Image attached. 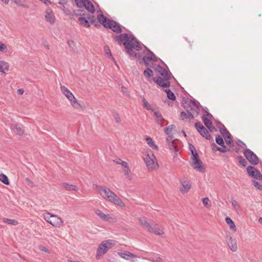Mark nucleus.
<instances>
[{"label":"nucleus","mask_w":262,"mask_h":262,"mask_svg":"<svg viewBox=\"0 0 262 262\" xmlns=\"http://www.w3.org/2000/svg\"><path fill=\"white\" fill-rule=\"evenodd\" d=\"M115 41L119 45L122 43L127 50V53L130 56L136 57L137 54L134 50L139 51L142 49L141 43L134 35L129 33L120 34L114 37Z\"/></svg>","instance_id":"obj_1"},{"label":"nucleus","mask_w":262,"mask_h":262,"mask_svg":"<svg viewBox=\"0 0 262 262\" xmlns=\"http://www.w3.org/2000/svg\"><path fill=\"white\" fill-rule=\"evenodd\" d=\"M156 71L159 74L161 77L157 78L152 77L153 71L148 68L143 72V74L147 78L148 81L154 80L159 86L162 88H168L170 86L169 80L171 78L170 74L168 71L161 66H158Z\"/></svg>","instance_id":"obj_2"},{"label":"nucleus","mask_w":262,"mask_h":262,"mask_svg":"<svg viewBox=\"0 0 262 262\" xmlns=\"http://www.w3.org/2000/svg\"><path fill=\"white\" fill-rule=\"evenodd\" d=\"M138 221L140 226L149 233L157 235H162L165 233L164 227L159 224H154L151 220L141 216L138 218Z\"/></svg>","instance_id":"obj_3"},{"label":"nucleus","mask_w":262,"mask_h":262,"mask_svg":"<svg viewBox=\"0 0 262 262\" xmlns=\"http://www.w3.org/2000/svg\"><path fill=\"white\" fill-rule=\"evenodd\" d=\"M101 197L105 200L111 202L121 207L125 206V204L122 201L112 190L106 187H103L100 188V193H99Z\"/></svg>","instance_id":"obj_4"},{"label":"nucleus","mask_w":262,"mask_h":262,"mask_svg":"<svg viewBox=\"0 0 262 262\" xmlns=\"http://www.w3.org/2000/svg\"><path fill=\"white\" fill-rule=\"evenodd\" d=\"M99 23L105 28L111 29L114 32L121 33L122 31L121 26L117 22L110 20L103 14H99L97 16Z\"/></svg>","instance_id":"obj_5"},{"label":"nucleus","mask_w":262,"mask_h":262,"mask_svg":"<svg viewBox=\"0 0 262 262\" xmlns=\"http://www.w3.org/2000/svg\"><path fill=\"white\" fill-rule=\"evenodd\" d=\"M116 244V242L114 240L108 239L102 242L99 245L96 254V258L99 259L101 258L107 251Z\"/></svg>","instance_id":"obj_6"},{"label":"nucleus","mask_w":262,"mask_h":262,"mask_svg":"<svg viewBox=\"0 0 262 262\" xmlns=\"http://www.w3.org/2000/svg\"><path fill=\"white\" fill-rule=\"evenodd\" d=\"M43 219L54 227L60 228L63 224V220L59 216L46 212L42 214Z\"/></svg>","instance_id":"obj_7"},{"label":"nucleus","mask_w":262,"mask_h":262,"mask_svg":"<svg viewBox=\"0 0 262 262\" xmlns=\"http://www.w3.org/2000/svg\"><path fill=\"white\" fill-rule=\"evenodd\" d=\"M184 108L191 119L197 116L200 112L199 106L195 101L190 99L185 101Z\"/></svg>","instance_id":"obj_8"},{"label":"nucleus","mask_w":262,"mask_h":262,"mask_svg":"<svg viewBox=\"0 0 262 262\" xmlns=\"http://www.w3.org/2000/svg\"><path fill=\"white\" fill-rule=\"evenodd\" d=\"M143 160L148 170L152 171L158 168L159 165L157 159L152 151L147 152L145 154Z\"/></svg>","instance_id":"obj_9"},{"label":"nucleus","mask_w":262,"mask_h":262,"mask_svg":"<svg viewBox=\"0 0 262 262\" xmlns=\"http://www.w3.org/2000/svg\"><path fill=\"white\" fill-rule=\"evenodd\" d=\"M74 13L76 15L81 16L78 19V21L79 24L86 28L90 27V23H93L94 22V18L93 16H88L86 17H84V14L81 13V12L79 10H75Z\"/></svg>","instance_id":"obj_10"},{"label":"nucleus","mask_w":262,"mask_h":262,"mask_svg":"<svg viewBox=\"0 0 262 262\" xmlns=\"http://www.w3.org/2000/svg\"><path fill=\"white\" fill-rule=\"evenodd\" d=\"M78 8H85L91 13L95 12V9L93 4L89 0H75Z\"/></svg>","instance_id":"obj_11"},{"label":"nucleus","mask_w":262,"mask_h":262,"mask_svg":"<svg viewBox=\"0 0 262 262\" xmlns=\"http://www.w3.org/2000/svg\"><path fill=\"white\" fill-rule=\"evenodd\" d=\"M243 154L247 160L252 165H257L259 162L257 156L250 149H246Z\"/></svg>","instance_id":"obj_12"},{"label":"nucleus","mask_w":262,"mask_h":262,"mask_svg":"<svg viewBox=\"0 0 262 262\" xmlns=\"http://www.w3.org/2000/svg\"><path fill=\"white\" fill-rule=\"evenodd\" d=\"M195 156H196V155H195ZM191 165L195 170L200 172H204L205 171L203 164L199 157L197 158L196 156H195L194 158H191Z\"/></svg>","instance_id":"obj_13"},{"label":"nucleus","mask_w":262,"mask_h":262,"mask_svg":"<svg viewBox=\"0 0 262 262\" xmlns=\"http://www.w3.org/2000/svg\"><path fill=\"white\" fill-rule=\"evenodd\" d=\"M180 181L181 183V186L179 188L180 191L182 194L187 193L191 188V182L185 178L181 179Z\"/></svg>","instance_id":"obj_14"},{"label":"nucleus","mask_w":262,"mask_h":262,"mask_svg":"<svg viewBox=\"0 0 262 262\" xmlns=\"http://www.w3.org/2000/svg\"><path fill=\"white\" fill-rule=\"evenodd\" d=\"M195 127L200 134L207 140L210 139V135L208 130L206 129L200 122H196Z\"/></svg>","instance_id":"obj_15"},{"label":"nucleus","mask_w":262,"mask_h":262,"mask_svg":"<svg viewBox=\"0 0 262 262\" xmlns=\"http://www.w3.org/2000/svg\"><path fill=\"white\" fill-rule=\"evenodd\" d=\"M220 131L224 137L226 143L230 146H233V141L231 137V135L229 132L225 128H221Z\"/></svg>","instance_id":"obj_16"},{"label":"nucleus","mask_w":262,"mask_h":262,"mask_svg":"<svg viewBox=\"0 0 262 262\" xmlns=\"http://www.w3.org/2000/svg\"><path fill=\"white\" fill-rule=\"evenodd\" d=\"M94 212L95 214L99 216L101 220L104 221H110L111 220H113L115 219V217L113 215L106 214L104 213L102 211L98 209H96L94 210Z\"/></svg>","instance_id":"obj_17"},{"label":"nucleus","mask_w":262,"mask_h":262,"mask_svg":"<svg viewBox=\"0 0 262 262\" xmlns=\"http://www.w3.org/2000/svg\"><path fill=\"white\" fill-rule=\"evenodd\" d=\"M45 17L47 22L51 24L55 23V17L52 9L48 8L45 12Z\"/></svg>","instance_id":"obj_18"},{"label":"nucleus","mask_w":262,"mask_h":262,"mask_svg":"<svg viewBox=\"0 0 262 262\" xmlns=\"http://www.w3.org/2000/svg\"><path fill=\"white\" fill-rule=\"evenodd\" d=\"M226 241L228 246L232 251L235 252L237 251V246L236 239L233 238L230 236H227Z\"/></svg>","instance_id":"obj_19"},{"label":"nucleus","mask_w":262,"mask_h":262,"mask_svg":"<svg viewBox=\"0 0 262 262\" xmlns=\"http://www.w3.org/2000/svg\"><path fill=\"white\" fill-rule=\"evenodd\" d=\"M118 254L121 258L132 261H134V259L137 257V255L127 251L123 252H118Z\"/></svg>","instance_id":"obj_20"},{"label":"nucleus","mask_w":262,"mask_h":262,"mask_svg":"<svg viewBox=\"0 0 262 262\" xmlns=\"http://www.w3.org/2000/svg\"><path fill=\"white\" fill-rule=\"evenodd\" d=\"M211 117V115L207 112L206 115H203L202 117L204 124L209 130H211L212 127Z\"/></svg>","instance_id":"obj_21"},{"label":"nucleus","mask_w":262,"mask_h":262,"mask_svg":"<svg viewBox=\"0 0 262 262\" xmlns=\"http://www.w3.org/2000/svg\"><path fill=\"white\" fill-rule=\"evenodd\" d=\"M123 169H122V172L124 176H125V178L129 180H131L133 179V174L130 171V169L129 168L128 163H123Z\"/></svg>","instance_id":"obj_22"},{"label":"nucleus","mask_w":262,"mask_h":262,"mask_svg":"<svg viewBox=\"0 0 262 262\" xmlns=\"http://www.w3.org/2000/svg\"><path fill=\"white\" fill-rule=\"evenodd\" d=\"M72 107L76 110H79L82 108V105L80 102L73 95L72 97L68 99Z\"/></svg>","instance_id":"obj_23"},{"label":"nucleus","mask_w":262,"mask_h":262,"mask_svg":"<svg viewBox=\"0 0 262 262\" xmlns=\"http://www.w3.org/2000/svg\"><path fill=\"white\" fill-rule=\"evenodd\" d=\"M60 90L62 93L67 97L68 99H70L74 95L73 93L65 86L61 85Z\"/></svg>","instance_id":"obj_24"},{"label":"nucleus","mask_w":262,"mask_h":262,"mask_svg":"<svg viewBox=\"0 0 262 262\" xmlns=\"http://www.w3.org/2000/svg\"><path fill=\"white\" fill-rule=\"evenodd\" d=\"M9 68V64L8 62L0 60V72L5 73L7 72Z\"/></svg>","instance_id":"obj_25"},{"label":"nucleus","mask_w":262,"mask_h":262,"mask_svg":"<svg viewBox=\"0 0 262 262\" xmlns=\"http://www.w3.org/2000/svg\"><path fill=\"white\" fill-rule=\"evenodd\" d=\"M226 223L229 226V228L231 230L235 232L236 231V227L234 223L230 217H226L225 218Z\"/></svg>","instance_id":"obj_26"},{"label":"nucleus","mask_w":262,"mask_h":262,"mask_svg":"<svg viewBox=\"0 0 262 262\" xmlns=\"http://www.w3.org/2000/svg\"><path fill=\"white\" fill-rule=\"evenodd\" d=\"M63 188L66 190H74L77 191L78 188L76 185L69 184L67 183H64L62 184Z\"/></svg>","instance_id":"obj_27"},{"label":"nucleus","mask_w":262,"mask_h":262,"mask_svg":"<svg viewBox=\"0 0 262 262\" xmlns=\"http://www.w3.org/2000/svg\"><path fill=\"white\" fill-rule=\"evenodd\" d=\"M231 203L233 210L237 213H239L241 210V206L234 199H231Z\"/></svg>","instance_id":"obj_28"},{"label":"nucleus","mask_w":262,"mask_h":262,"mask_svg":"<svg viewBox=\"0 0 262 262\" xmlns=\"http://www.w3.org/2000/svg\"><path fill=\"white\" fill-rule=\"evenodd\" d=\"M13 131L18 135H22L24 134L23 126L19 124H15L13 127Z\"/></svg>","instance_id":"obj_29"},{"label":"nucleus","mask_w":262,"mask_h":262,"mask_svg":"<svg viewBox=\"0 0 262 262\" xmlns=\"http://www.w3.org/2000/svg\"><path fill=\"white\" fill-rule=\"evenodd\" d=\"M3 222L8 225H12L13 226H17L19 224L18 221H17L16 220L10 219L8 218H3Z\"/></svg>","instance_id":"obj_30"},{"label":"nucleus","mask_w":262,"mask_h":262,"mask_svg":"<svg viewBox=\"0 0 262 262\" xmlns=\"http://www.w3.org/2000/svg\"><path fill=\"white\" fill-rule=\"evenodd\" d=\"M145 140L148 145L152 149H157L158 148V146L156 145L151 138L147 137L145 138Z\"/></svg>","instance_id":"obj_31"},{"label":"nucleus","mask_w":262,"mask_h":262,"mask_svg":"<svg viewBox=\"0 0 262 262\" xmlns=\"http://www.w3.org/2000/svg\"><path fill=\"white\" fill-rule=\"evenodd\" d=\"M154 116L156 118L158 123L162 125V123L164 119L161 114L159 112H155Z\"/></svg>","instance_id":"obj_32"},{"label":"nucleus","mask_w":262,"mask_h":262,"mask_svg":"<svg viewBox=\"0 0 262 262\" xmlns=\"http://www.w3.org/2000/svg\"><path fill=\"white\" fill-rule=\"evenodd\" d=\"M0 181L3 183L4 184L8 185H9V181L7 176L3 173L0 174Z\"/></svg>","instance_id":"obj_33"},{"label":"nucleus","mask_w":262,"mask_h":262,"mask_svg":"<svg viewBox=\"0 0 262 262\" xmlns=\"http://www.w3.org/2000/svg\"><path fill=\"white\" fill-rule=\"evenodd\" d=\"M202 202L204 206L206 208H209L211 206V201L208 197L203 198Z\"/></svg>","instance_id":"obj_34"},{"label":"nucleus","mask_w":262,"mask_h":262,"mask_svg":"<svg viewBox=\"0 0 262 262\" xmlns=\"http://www.w3.org/2000/svg\"><path fill=\"white\" fill-rule=\"evenodd\" d=\"M165 92L166 93L168 99L172 100H174L176 99V96L174 93L172 91H171L170 90L166 89L165 90Z\"/></svg>","instance_id":"obj_35"},{"label":"nucleus","mask_w":262,"mask_h":262,"mask_svg":"<svg viewBox=\"0 0 262 262\" xmlns=\"http://www.w3.org/2000/svg\"><path fill=\"white\" fill-rule=\"evenodd\" d=\"M143 106L147 110H152L150 104L148 102L146 99L144 98H142Z\"/></svg>","instance_id":"obj_36"},{"label":"nucleus","mask_w":262,"mask_h":262,"mask_svg":"<svg viewBox=\"0 0 262 262\" xmlns=\"http://www.w3.org/2000/svg\"><path fill=\"white\" fill-rule=\"evenodd\" d=\"M143 60L144 62L146 65L150 64L152 61H156L157 60H155V59L151 58V57L147 56H144L143 57Z\"/></svg>","instance_id":"obj_37"},{"label":"nucleus","mask_w":262,"mask_h":262,"mask_svg":"<svg viewBox=\"0 0 262 262\" xmlns=\"http://www.w3.org/2000/svg\"><path fill=\"white\" fill-rule=\"evenodd\" d=\"M213 145H214V146H215L217 148V149L220 151V152H227V151H230V149L229 148H227L225 146V144L223 145V146H222V147H218V146H216V145H215V143H213Z\"/></svg>","instance_id":"obj_38"},{"label":"nucleus","mask_w":262,"mask_h":262,"mask_svg":"<svg viewBox=\"0 0 262 262\" xmlns=\"http://www.w3.org/2000/svg\"><path fill=\"white\" fill-rule=\"evenodd\" d=\"M215 141L216 142L221 146H223L224 145V142L222 137L218 135L215 137Z\"/></svg>","instance_id":"obj_39"},{"label":"nucleus","mask_w":262,"mask_h":262,"mask_svg":"<svg viewBox=\"0 0 262 262\" xmlns=\"http://www.w3.org/2000/svg\"><path fill=\"white\" fill-rule=\"evenodd\" d=\"M175 127L174 125H171L165 128V133L167 135H171V132L173 129Z\"/></svg>","instance_id":"obj_40"},{"label":"nucleus","mask_w":262,"mask_h":262,"mask_svg":"<svg viewBox=\"0 0 262 262\" xmlns=\"http://www.w3.org/2000/svg\"><path fill=\"white\" fill-rule=\"evenodd\" d=\"M146 54H147L146 56L151 57V59L152 58V59H155V60H157V57L151 51H150L148 49H146Z\"/></svg>","instance_id":"obj_41"},{"label":"nucleus","mask_w":262,"mask_h":262,"mask_svg":"<svg viewBox=\"0 0 262 262\" xmlns=\"http://www.w3.org/2000/svg\"><path fill=\"white\" fill-rule=\"evenodd\" d=\"M238 160L239 163L242 166L245 167L247 165V162L246 160L245 159H244L242 156H238Z\"/></svg>","instance_id":"obj_42"},{"label":"nucleus","mask_w":262,"mask_h":262,"mask_svg":"<svg viewBox=\"0 0 262 262\" xmlns=\"http://www.w3.org/2000/svg\"><path fill=\"white\" fill-rule=\"evenodd\" d=\"M168 144L169 145V148L170 149V150H171L172 151H177V145L175 144V143L174 142V141L171 142V143H170Z\"/></svg>","instance_id":"obj_43"},{"label":"nucleus","mask_w":262,"mask_h":262,"mask_svg":"<svg viewBox=\"0 0 262 262\" xmlns=\"http://www.w3.org/2000/svg\"><path fill=\"white\" fill-rule=\"evenodd\" d=\"M7 47L4 43L0 42V52L5 53L7 51Z\"/></svg>","instance_id":"obj_44"},{"label":"nucleus","mask_w":262,"mask_h":262,"mask_svg":"<svg viewBox=\"0 0 262 262\" xmlns=\"http://www.w3.org/2000/svg\"><path fill=\"white\" fill-rule=\"evenodd\" d=\"M180 117L182 120H185L187 119H192L190 117H189V114L188 115L184 112H182L180 113Z\"/></svg>","instance_id":"obj_45"},{"label":"nucleus","mask_w":262,"mask_h":262,"mask_svg":"<svg viewBox=\"0 0 262 262\" xmlns=\"http://www.w3.org/2000/svg\"><path fill=\"white\" fill-rule=\"evenodd\" d=\"M252 183L254 187L257 189L259 190H261L262 189V186L258 182L253 180Z\"/></svg>","instance_id":"obj_46"},{"label":"nucleus","mask_w":262,"mask_h":262,"mask_svg":"<svg viewBox=\"0 0 262 262\" xmlns=\"http://www.w3.org/2000/svg\"><path fill=\"white\" fill-rule=\"evenodd\" d=\"M114 161L116 164L121 165L122 166H123V165H124L123 163H127L126 162L122 161L120 159H117L115 160Z\"/></svg>","instance_id":"obj_47"},{"label":"nucleus","mask_w":262,"mask_h":262,"mask_svg":"<svg viewBox=\"0 0 262 262\" xmlns=\"http://www.w3.org/2000/svg\"><path fill=\"white\" fill-rule=\"evenodd\" d=\"M104 50L105 53L107 55H108L113 59H114V57L112 56L111 51L109 49V48L107 46L104 47Z\"/></svg>","instance_id":"obj_48"},{"label":"nucleus","mask_w":262,"mask_h":262,"mask_svg":"<svg viewBox=\"0 0 262 262\" xmlns=\"http://www.w3.org/2000/svg\"><path fill=\"white\" fill-rule=\"evenodd\" d=\"M174 139H173L172 135H168V137L166 138V141L168 144L174 141Z\"/></svg>","instance_id":"obj_49"},{"label":"nucleus","mask_w":262,"mask_h":262,"mask_svg":"<svg viewBox=\"0 0 262 262\" xmlns=\"http://www.w3.org/2000/svg\"><path fill=\"white\" fill-rule=\"evenodd\" d=\"M114 117L116 122L120 123L121 122V119L118 114H115Z\"/></svg>","instance_id":"obj_50"},{"label":"nucleus","mask_w":262,"mask_h":262,"mask_svg":"<svg viewBox=\"0 0 262 262\" xmlns=\"http://www.w3.org/2000/svg\"><path fill=\"white\" fill-rule=\"evenodd\" d=\"M39 249L42 251H43L45 252H46L47 253H49L50 251L49 250H48V249L47 248H46V247L45 246H41L39 247Z\"/></svg>","instance_id":"obj_51"},{"label":"nucleus","mask_w":262,"mask_h":262,"mask_svg":"<svg viewBox=\"0 0 262 262\" xmlns=\"http://www.w3.org/2000/svg\"><path fill=\"white\" fill-rule=\"evenodd\" d=\"M93 187L94 189H96L98 191V193H100V188H103L104 186H98L96 184H93Z\"/></svg>","instance_id":"obj_52"},{"label":"nucleus","mask_w":262,"mask_h":262,"mask_svg":"<svg viewBox=\"0 0 262 262\" xmlns=\"http://www.w3.org/2000/svg\"><path fill=\"white\" fill-rule=\"evenodd\" d=\"M43 3H44L46 5H49L51 4V2L50 0H39Z\"/></svg>","instance_id":"obj_53"},{"label":"nucleus","mask_w":262,"mask_h":262,"mask_svg":"<svg viewBox=\"0 0 262 262\" xmlns=\"http://www.w3.org/2000/svg\"><path fill=\"white\" fill-rule=\"evenodd\" d=\"M191 154H192V158H194L196 156L195 155H196V157L197 158L199 157V155H198V153H197V152H196L195 149L191 151Z\"/></svg>","instance_id":"obj_54"},{"label":"nucleus","mask_w":262,"mask_h":262,"mask_svg":"<svg viewBox=\"0 0 262 262\" xmlns=\"http://www.w3.org/2000/svg\"><path fill=\"white\" fill-rule=\"evenodd\" d=\"M238 145L243 147V148H246L247 147L246 144L245 143H244L243 141H238Z\"/></svg>","instance_id":"obj_55"},{"label":"nucleus","mask_w":262,"mask_h":262,"mask_svg":"<svg viewBox=\"0 0 262 262\" xmlns=\"http://www.w3.org/2000/svg\"><path fill=\"white\" fill-rule=\"evenodd\" d=\"M26 182L28 183L29 185H31L33 184L32 182L29 178L26 179Z\"/></svg>","instance_id":"obj_56"},{"label":"nucleus","mask_w":262,"mask_h":262,"mask_svg":"<svg viewBox=\"0 0 262 262\" xmlns=\"http://www.w3.org/2000/svg\"><path fill=\"white\" fill-rule=\"evenodd\" d=\"M189 148L190 149V151H192L193 150H194L195 149L194 146L192 145V144H189Z\"/></svg>","instance_id":"obj_57"},{"label":"nucleus","mask_w":262,"mask_h":262,"mask_svg":"<svg viewBox=\"0 0 262 262\" xmlns=\"http://www.w3.org/2000/svg\"><path fill=\"white\" fill-rule=\"evenodd\" d=\"M155 262H162V259L160 257H158L156 258Z\"/></svg>","instance_id":"obj_58"},{"label":"nucleus","mask_w":262,"mask_h":262,"mask_svg":"<svg viewBox=\"0 0 262 262\" xmlns=\"http://www.w3.org/2000/svg\"><path fill=\"white\" fill-rule=\"evenodd\" d=\"M18 93L19 94H20V95L23 94V93H24V91L23 90H21V89H19L18 90Z\"/></svg>","instance_id":"obj_59"},{"label":"nucleus","mask_w":262,"mask_h":262,"mask_svg":"<svg viewBox=\"0 0 262 262\" xmlns=\"http://www.w3.org/2000/svg\"><path fill=\"white\" fill-rule=\"evenodd\" d=\"M258 222L262 224V217H260L259 219H258Z\"/></svg>","instance_id":"obj_60"},{"label":"nucleus","mask_w":262,"mask_h":262,"mask_svg":"<svg viewBox=\"0 0 262 262\" xmlns=\"http://www.w3.org/2000/svg\"><path fill=\"white\" fill-rule=\"evenodd\" d=\"M16 3V4H17V5H18V6H22V5H21V4H20L18 3Z\"/></svg>","instance_id":"obj_61"},{"label":"nucleus","mask_w":262,"mask_h":262,"mask_svg":"<svg viewBox=\"0 0 262 262\" xmlns=\"http://www.w3.org/2000/svg\"><path fill=\"white\" fill-rule=\"evenodd\" d=\"M183 133L184 134V136L186 137V133L184 131H183Z\"/></svg>","instance_id":"obj_62"}]
</instances>
